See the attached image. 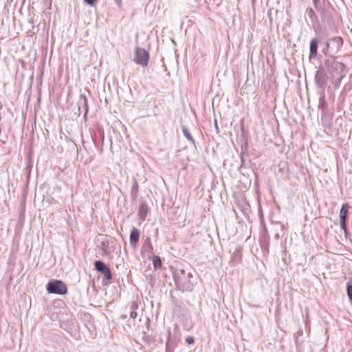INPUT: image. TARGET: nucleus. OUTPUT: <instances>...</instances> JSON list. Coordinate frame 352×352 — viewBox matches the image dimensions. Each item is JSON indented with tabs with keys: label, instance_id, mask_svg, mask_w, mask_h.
<instances>
[{
	"label": "nucleus",
	"instance_id": "nucleus-1",
	"mask_svg": "<svg viewBox=\"0 0 352 352\" xmlns=\"http://www.w3.org/2000/svg\"><path fill=\"white\" fill-rule=\"evenodd\" d=\"M192 274L186 272L184 269L176 270L174 273V279L176 285L183 290L190 291L193 288V283L191 281Z\"/></svg>",
	"mask_w": 352,
	"mask_h": 352
},
{
	"label": "nucleus",
	"instance_id": "nucleus-2",
	"mask_svg": "<svg viewBox=\"0 0 352 352\" xmlns=\"http://www.w3.org/2000/svg\"><path fill=\"white\" fill-rule=\"evenodd\" d=\"M324 64L329 74L331 75V77L333 78H338L340 82L344 76V65L342 63L336 61L332 58L326 60Z\"/></svg>",
	"mask_w": 352,
	"mask_h": 352
},
{
	"label": "nucleus",
	"instance_id": "nucleus-3",
	"mask_svg": "<svg viewBox=\"0 0 352 352\" xmlns=\"http://www.w3.org/2000/svg\"><path fill=\"white\" fill-rule=\"evenodd\" d=\"M46 289L50 294L64 295L67 293V287L66 285L59 280L50 281L46 285Z\"/></svg>",
	"mask_w": 352,
	"mask_h": 352
},
{
	"label": "nucleus",
	"instance_id": "nucleus-4",
	"mask_svg": "<svg viewBox=\"0 0 352 352\" xmlns=\"http://www.w3.org/2000/svg\"><path fill=\"white\" fill-rule=\"evenodd\" d=\"M149 60L148 52L144 49L138 47L135 50L134 60L138 65L146 66Z\"/></svg>",
	"mask_w": 352,
	"mask_h": 352
},
{
	"label": "nucleus",
	"instance_id": "nucleus-5",
	"mask_svg": "<svg viewBox=\"0 0 352 352\" xmlns=\"http://www.w3.org/2000/svg\"><path fill=\"white\" fill-rule=\"evenodd\" d=\"M315 80L317 85L322 89H324V87L327 80V72L324 67H320L316 74Z\"/></svg>",
	"mask_w": 352,
	"mask_h": 352
},
{
	"label": "nucleus",
	"instance_id": "nucleus-6",
	"mask_svg": "<svg viewBox=\"0 0 352 352\" xmlns=\"http://www.w3.org/2000/svg\"><path fill=\"white\" fill-rule=\"evenodd\" d=\"M94 265L96 270L103 274L107 280H110L112 278L109 268L102 261H96L94 263Z\"/></svg>",
	"mask_w": 352,
	"mask_h": 352
},
{
	"label": "nucleus",
	"instance_id": "nucleus-7",
	"mask_svg": "<svg viewBox=\"0 0 352 352\" xmlns=\"http://www.w3.org/2000/svg\"><path fill=\"white\" fill-rule=\"evenodd\" d=\"M348 213V206L346 204L342 205L340 211V226L341 228L346 231V221Z\"/></svg>",
	"mask_w": 352,
	"mask_h": 352
},
{
	"label": "nucleus",
	"instance_id": "nucleus-8",
	"mask_svg": "<svg viewBox=\"0 0 352 352\" xmlns=\"http://www.w3.org/2000/svg\"><path fill=\"white\" fill-rule=\"evenodd\" d=\"M140 237V232L139 230L133 228L130 234V244L133 248H135L136 245L139 241Z\"/></svg>",
	"mask_w": 352,
	"mask_h": 352
},
{
	"label": "nucleus",
	"instance_id": "nucleus-9",
	"mask_svg": "<svg viewBox=\"0 0 352 352\" xmlns=\"http://www.w3.org/2000/svg\"><path fill=\"white\" fill-rule=\"evenodd\" d=\"M148 212V207L145 204H141L139 208L138 214L142 220H144Z\"/></svg>",
	"mask_w": 352,
	"mask_h": 352
},
{
	"label": "nucleus",
	"instance_id": "nucleus-10",
	"mask_svg": "<svg viewBox=\"0 0 352 352\" xmlns=\"http://www.w3.org/2000/svg\"><path fill=\"white\" fill-rule=\"evenodd\" d=\"M318 41L316 38L311 41L310 43V55L311 56H316L317 54Z\"/></svg>",
	"mask_w": 352,
	"mask_h": 352
},
{
	"label": "nucleus",
	"instance_id": "nucleus-11",
	"mask_svg": "<svg viewBox=\"0 0 352 352\" xmlns=\"http://www.w3.org/2000/svg\"><path fill=\"white\" fill-rule=\"evenodd\" d=\"M142 249L144 252H149L152 251L153 247H152L151 239L149 237H147L144 240L143 245H142Z\"/></svg>",
	"mask_w": 352,
	"mask_h": 352
},
{
	"label": "nucleus",
	"instance_id": "nucleus-12",
	"mask_svg": "<svg viewBox=\"0 0 352 352\" xmlns=\"http://www.w3.org/2000/svg\"><path fill=\"white\" fill-rule=\"evenodd\" d=\"M182 133H183L184 135L185 136V138L188 141H190L191 143L195 144V140H194L192 136L191 135V134L190 133L189 131L186 128V126H182Z\"/></svg>",
	"mask_w": 352,
	"mask_h": 352
},
{
	"label": "nucleus",
	"instance_id": "nucleus-13",
	"mask_svg": "<svg viewBox=\"0 0 352 352\" xmlns=\"http://www.w3.org/2000/svg\"><path fill=\"white\" fill-rule=\"evenodd\" d=\"M153 264L155 268H160L162 265V261L160 256H154L153 257Z\"/></svg>",
	"mask_w": 352,
	"mask_h": 352
},
{
	"label": "nucleus",
	"instance_id": "nucleus-14",
	"mask_svg": "<svg viewBox=\"0 0 352 352\" xmlns=\"http://www.w3.org/2000/svg\"><path fill=\"white\" fill-rule=\"evenodd\" d=\"M138 306L133 303L131 306V309H133L130 313V317L133 319H135L137 317V313L135 311Z\"/></svg>",
	"mask_w": 352,
	"mask_h": 352
},
{
	"label": "nucleus",
	"instance_id": "nucleus-15",
	"mask_svg": "<svg viewBox=\"0 0 352 352\" xmlns=\"http://www.w3.org/2000/svg\"><path fill=\"white\" fill-rule=\"evenodd\" d=\"M346 292L350 301L352 302V285H348L346 287Z\"/></svg>",
	"mask_w": 352,
	"mask_h": 352
},
{
	"label": "nucleus",
	"instance_id": "nucleus-16",
	"mask_svg": "<svg viewBox=\"0 0 352 352\" xmlns=\"http://www.w3.org/2000/svg\"><path fill=\"white\" fill-rule=\"evenodd\" d=\"M186 343L190 344L194 343V339L192 337H188L186 338Z\"/></svg>",
	"mask_w": 352,
	"mask_h": 352
},
{
	"label": "nucleus",
	"instance_id": "nucleus-17",
	"mask_svg": "<svg viewBox=\"0 0 352 352\" xmlns=\"http://www.w3.org/2000/svg\"><path fill=\"white\" fill-rule=\"evenodd\" d=\"M97 0H84V1L89 6H93Z\"/></svg>",
	"mask_w": 352,
	"mask_h": 352
},
{
	"label": "nucleus",
	"instance_id": "nucleus-18",
	"mask_svg": "<svg viewBox=\"0 0 352 352\" xmlns=\"http://www.w3.org/2000/svg\"><path fill=\"white\" fill-rule=\"evenodd\" d=\"M309 12H310L311 14H314V10L311 8L309 9Z\"/></svg>",
	"mask_w": 352,
	"mask_h": 352
},
{
	"label": "nucleus",
	"instance_id": "nucleus-19",
	"mask_svg": "<svg viewBox=\"0 0 352 352\" xmlns=\"http://www.w3.org/2000/svg\"><path fill=\"white\" fill-rule=\"evenodd\" d=\"M215 126H216V128L217 129V122H215Z\"/></svg>",
	"mask_w": 352,
	"mask_h": 352
}]
</instances>
